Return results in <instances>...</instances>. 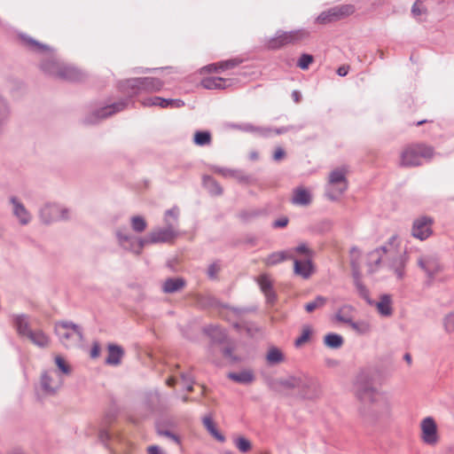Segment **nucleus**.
I'll list each match as a JSON object with an SVG mask.
<instances>
[{"mask_svg": "<svg viewBox=\"0 0 454 454\" xmlns=\"http://www.w3.org/2000/svg\"><path fill=\"white\" fill-rule=\"evenodd\" d=\"M406 252L402 249V239L398 234L391 235L382 247L365 256V265L369 273H374L386 267L397 279L405 275Z\"/></svg>", "mask_w": 454, "mask_h": 454, "instance_id": "f257e3e1", "label": "nucleus"}, {"mask_svg": "<svg viewBox=\"0 0 454 454\" xmlns=\"http://www.w3.org/2000/svg\"><path fill=\"white\" fill-rule=\"evenodd\" d=\"M178 235V230L166 226L154 228L145 237L134 235L126 227H118L114 231V237L119 247L136 255L141 254L144 247L148 245L170 243Z\"/></svg>", "mask_w": 454, "mask_h": 454, "instance_id": "f03ea898", "label": "nucleus"}, {"mask_svg": "<svg viewBox=\"0 0 454 454\" xmlns=\"http://www.w3.org/2000/svg\"><path fill=\"white\" fill-rule=\"evenodd\" d=\"M23 40L31 51L48 58V59L42 64V68L46 73L71 81H75L80 78L79 71L76 68L65 65L58 60L53 56L52 50L48 45L43 44L27 36L23 37Z\"/></svg>", "mask_w": 454, "mask_h": 454, "instance_id": "7ed1b4c3", "label": "nucleus"}, {"mask_svg": "<svg viewBox=\"0 0 454 454\" xmlns=\"http://www.w3.org/2000/svg\"><path fill=\"white\" fill-rule=\"evenodd\" d=\"M392 403L390 400L378 390L367 397L365 403L358 409V416L366 426H374L390 418Z\"/></svg>", "mask_w": 454, "mask_h": 454, "instance_id": "20e7f679", "label": "nucleus"}, {"mask_svg": "<svg viewBox=\"0 0 454 454\" xmlns=\"http://www.w3.org/2000/svg\"><path fill=\"white\" fill-rule=\"evenodd\" d=\"M348 165H340L332 168L326 177L325 184V195L331 200H339L348 189Z\"/></svg>", "mask_w": 454, "mask_h": 454, "instance_id": "39448f33", "label": "nucleus"}, {"mask_svg": "<svg viewBox=\"0 0 454 454\" xmlns=\"http://www.w3.org/2000/svg\"><path fill=\"white\" fill-rule=\"evenodd\" d=\"M164 82L159 77H137L122 81L119 84L120 90L129 97L141 93L159 92L163 89Z\"/></svg>", "mask_w": 454, "mask_h": 454, "instance_id": "423d86ee", "label": "nucleus"}, {"mask_svg": "<svg viewBox=\"0 0 454 454\" xmlns=\"http://www.w3.org/2000/svg\"><path fill=\"white\" fill-rule=\"evenodd\" d=\"M278 383L284 388L299 390L308 398L313 397L317 389V381L313 378L303 373L280 379Z\"/></svg>", "mask_w": 454, "mask_h": 454, "instance_id": "0eeeda50", "label": "nucleus"}, {"mask_svg": "<svg viewBox=\"0 0 454 454\" xmlns=\"http://www.w3.org/2000/svg\"><path fill=\"white\" fill-rule=\"evenodd\" d=\"M434 155V150L430 146L424 145H410L402 152L400 164L404 167L419 166L424 160H431Z\"/></svg>", "mask_w": 454, "mask_h": 454, "instance_id": "6e6552de", "label": "nucleus"}, {"mask_svg": "<svg viewBox=\"0 0 454 454\" xmlns=\"http://www.w3.org/2000/svg\"><path fill=\"white\" fill-rule=\"evenodd\" d=\"M55 332L61 343L67 348L78 346L82 340L80 326L69 321L57 322Z\"/></svg>", "mask_w": 454, "mask_h": 454, "instance_id": "1a4fd4ad", "label": "nucleus"}, {"mask_svg": "<svg viewBox=\"0 0 454 454\" xmlns=\"http://www.w3.org/2000/svg\"><path fill=\"white\" fill-rule=\"evenodd\" d=\"M309 32L304 28L292 31H278L265 41V46L270 50L279 49L286 44L294 43L309 37Z\"/></svg>", "mask_w": 454, "mask_h": 454, "instance_id": "9d476101", "label": "nucleus"}, {"mask_svg": "<svg viewBox=\"0 0 454 454\" xmlns=\"http://www.w3.org/2000/svg\"><path fill=\"white\" fill-rule=\"evenodd\" d=\"M71 208L55 202L45 203L40 209V218L45 223L71 219Z\"/></svg>", "mask_w": 454, "mask_h": 454, "instance_id": "9b49d317", "label": "nucleus"}, {"mask_svg": "<svg viewBox=\"0 0 454 454\" xmlns=\"http://www.w3.org/2000/svg\"><path fill=\"white\" fill-rule=\"evenodd\" d=\"M418 266L427 277V283L431 284L437 279L443 270L437 255L434 253H424L417 260Z\"/></svg>", "mask_w": 454, "mask_h": 454, "instance_id": "f8f14e48", "label": "nucleus"}, {"mask_svg": "<svg viewBox=\"0 0 454 454\" xmlns=\"http://www.w3.org/2000/svg\"><path fill=\"white\" fill-rule=\"evenodd\" d=\"M334 320L341 324L342 327L358 334H366L372 329L370 319L356 317V314H336Z\"/></svg>", "mask_w": 454, "mask_h": 454, "instance_id": "ddd939ff", "label": "nucleus"}, {"mask_svg": "<svg viewBox=\"0 0 454 454\" xmlns=\"http://www.w3.org/2000/svg\"><path fill=\"white\" fill-rule=\"evenodd\" d=\"M354 387L356 396L362 403H365L367 397L378 390L373 387L371 373L367 369H361L357 372L354 380Z\"/></svg>", "mask_w": 454, "mask_h": 454, "instance_id": "4468645a", "label": "nucleus"}, {"mask_svg": "<svg viewBox=\"0 0 454 454\" xmlns=\"http://www.w3.org/2000/svg\"><path fill=\"white\" fill-rule=\"evenodd\" d=\"M434 219L428 215L416 217L411 224V235L420 241L427 239L433 234Z\"/></svg>", "mask_w": 454, "mask_h": 454, "instance_id": "2eb2a0df", "label": "nucleus"}, {"mask_svg": "<svg viewBox=\"0 0 454 454\" xmlns=\"http://www.w3.org/2000/svg\"><path fill=\"white\" fill-rule=\"evenodd\" d=\"M63 382V377L55 369L46 370L41 375V388L46 395L56 394L62 387Z\"/></svg>", "mask_w": 454, "mask_h": 454, "instance_id": "dca6fc26", "label": "nucleus"}, {"mask_svg": "<svg viewBox=\"0 0 454 454\" xmlns=\"http://www.w3.org/2000/svg\"><path fill=\"white\" fill-rule=\"evenodd\" d=\"M363 260H364V257L362 256L361 252L358 248L354 247L350 250V261H351V266H352V270H353V275L355 278L356 287L357 289L358 294L362 297H364L368 303H371L372 301H370V299L368 297V291L365 288V286L359 280V277L361 274L360 273L361 261H363Z\"/></svg>", "mask_w": 454, "mask_h": 454, "instance_id": "f3484780", "label": "nucleus"}, {"mask_svg": "<svg viewBox=\"0 0 454 454\" xmlns=\"http://www.w3.org/2000/svg\"><path fill=\"white\" fill-rule=\"evenodd\" d=\"M9 203L12 207V215L18 223L22 226L28 225L33 219V215L24 203L16 196L10 197Z\"/></svg>", "mask_w": 454, "mask_h": 454, "instance_id": "a211bd4d", "label": "nucleus"}, {"mask_svg": "<svg viewBox=\"0 0 454 454\" xmlns=\"http://www.w3.org/2000/svg\"><path fill=\"white\" fill-rule=\"evenodd\" d=\"M421 440L427 445H435L439 441L437 426L431 417H427L420 423Z\"/></svg>", "mask_w": 454, "mask_h": 454, "instance_id": "6ab92c4d", "label": "nucleus"}, {"mask_svg": "<svg viewBox=\"0 0 454 454\" xmlns=\"http://www.w3.org/2000/svg\"><path fill=\"white\" fill-rule=\"evenodd\" d=\"M144 106H160L161 108H180L184 106L181 99L164 98L161 97H148L141 100Z\"/></svg>", "mask_w": 454, "mask_h": 454, "instance_id": "aec40b11", "label": "nucleus"}, {"mask_svg": "<svg viewBox=\"0 0 454 454\" xmlns=\"http://www.w3.org/2000/svg\"><path fill=\"white\" fill-rule=\"evenodd\" d=\"M257 284L264 294L267 302H273L276 298L273 280L268 274H262L257 278Z\"/></svg>", "mask_w": 454, "mask_h": 454, "instance_id": "412c9836", "label": "nucleus"}, {"mask_svg": "<svg viewBox=\"0 0 454 454\" xmlns=\"http://www.w3.org/2000/svg\"><path fill=\"white\" fill-rule=\"evenodd\" d=\"M294 271L302 278H309L314 272L312 259H301L295 257L294 261Z\"/></svg>", "mask_w": 454, "mask_h": 454, "instance_id": "4be33fe9", "label": "nucleus"}, {"mask_svg": "<svg viewBox=\"0 0 454 454\" xmlns=\"http://www.w3.org/2000/svg\"><path fill=\"white\" fill-rule=\"evenodd\" d=\"M291 201L296 206H309L312 201L311 191L303 186L295 188L293 192Z\"/></svg>", "mask_w": 454, "mask_h": 454, "instance_id": "5701e85b", "label": "nucleus"}, {"mask_svg": "<svg viewBox=\"0 0 454 454\" xmlns=\"http://www.w3.org/2000/svg\"><path fill=\"white\" fill-rule=\"evenodd\" d=\"M11 106L7 98L0 93V134L4 131L5 126L11 118Z\"/></svg>", "mask_w": 454, "mask_h": 454, "instance_id": "b1692460", "label": "nucleus"}, {"mask_svg": "<svg viewBox=\"0 0 454 454\" xmlns=\"http://www.w3.org/2000/svg\"><path fill=\"white\" fill-rule=\"evenodd\" d=\"M185 286V281L182 278H170L164 280L161 284V289L165 294H174L181 291Z\"/></svg>", "mask_w": 454, "mask_h": 454, "instance_id": "393cba45", "label": "nucleus"}, {"mask_svg": "<svg viewBox=\"0 0 454 454\" xmlns=\"http://www.w3.org/2000/svg\"><path fill=\"white\" fill-rule=\"evenodd\" d=\"M129 223L132 234H141L145 231L148 227V223L144 215H133L129 217Z\"/></svg>", "mask_w": 454, "mask_h": 454, "instance_id": "a878e982", "label": "nucleus"}, {"mask_svg": "<svg viewBox=\"0 0 454 454\" xmlns=\"http://www.w3.org/2000/svg\"><path fill=\"white\" fill-rule=\"evenodd\" d=\"M204 332L213 343L223 344L227 340L225 331L218 325H208L204 328Z\"/></svg>", "mask_w": 454, "mask_h": 454, "instance_id": "bb28decb", "label": "nucleus"}, {"mask_svg": "<svg viewBox=\"0 0 454 454\" xmlns=\"http://www.w3.org/2000/svg\"><path fill=\"white\" fill-rule=\"evenodd\" d=\"M332 302V298L319 295L317 296L312 301H308L304 305V309L309 312H311L313 310H323L328 309V305L331 304Z\"/></svg>", "mask_w": 454, "mask_h": 454, "instance_id": "cd10ccee", "label": "nucleus"}, {"mask_svg": "<svg viewBox=\"0 0 454 454\" xmlns=\"http://www.w3.org/2000/svg\"><path fill=\"white\" fill-rule=\"evenodd\" d=\"M331 15L335 21L352 15L356 12V7L354 4H346L333 6L331 8Z\"/></svg>", "mask_w": 454, "mask_h": 454, "instance_id": "c85d7f7f", "label": "nucleus"}, {"mask_svg": "<svg viewBox=\"0 0 454 454\" xmlns=\"http://www.w3.org/2000/svg\"><path fill=\"white\" fill-rule=\"evenodd\" d=\"M229 379L240 384H250L254 380V372L250 369H245L237 372H230Z\"/></svg>", "mask_w": 454, "mask_h": 454, "instance_id": "c756f323", "label": "nucleus"}, {"mask_svg": "<svg viewBox=\"0 0 454 454\" xmlns=\"http://www.w3.org/2000/svg\"><path fill=\"white\" fill-rule=\"evenodd\" d=\"M179 215L180 209L177 207H173L166 210L163 215V222L165 226L177 230Z\"/></svg>", "mask_w": 454, "mask_h": 454, "instance_id": "7c9ffc66", "label": "nucleus"}, {"mask_svg": "<svg viewBox=\"0 0 454 454\" xmlns=\"http://www.w3.org/2000/svg\"><path fill=\"white\" fill-rule=\"evenodd\" d=\"M128 99H122L114 104L103 107L98 112V118H106L113 114L122 111L128 105Z\"/></svg>", "mask_w": 454, "mask_h": 454, "instance_id": "2f4dec72", "label": "nucleus"}, {"mask_svg": "<svg viewBox=\"0 0 454 454\" xmlns=\"http://www.w3.org/2000/svg\"><path fill=\"white\" fill-rule=\"evenodd\" d=\"M201 85L207 90L224 89L231 85L229 80L221 77H208L201 82Z\"/></svg>", "mask_w": 454, "mask_h": 454, "instance_id": "473e14b6", "label": "nucleus"}, {"mask_svg": "<svg viewBox=\"0 0 454 454\" xmlns=\"http://www.w3.org/2000/svg\"><path fill=\"white\" fill-rule=\"evenodd\" d=\"M293 255L294 254H293L292 251L283 250V251L275 252V253L270 254L265 259V263L267 265L272 266V265L278 264L281 262H284L286 260L291 259L293 257Z\"/></svg>", "mask_w": 454, "mask_h": 454, "instance_id": "72a5a7b5", "label": "nucleus"}, {"mask_svg": "<svg viewBox=\"0 0 454 454\" xmlns=\"http://www.w3.org/2000/svg\"><path fill=\"white\" fill-rule=\"evenodd\" d=\"M122 355L123 350L121 347L111 344L108 346V356L106 363L111 365H117L121 363Z\"/></svg>", "mask_w": 454, "mask_h": 454, "instance_id": "f704fd0d", "label": "nucleus"}, {"mask_svg": "<svg viewBox=\"0 0 454 454\" xmlns=\"http://www.w3.org/2000/svg\"><path fill=\"white\" fill-rule=\"evenodd\" d=\"M15 324H16V327H17V331H18L19 334L23 337L28 338V336L30 335V333L34 332L30 327V324L27 320V317L23 314L19 315L15 318Z\"/></svg>", "mask_w": 454, "mask_h": 454, "instance_id": "c9c22d12", "label": "nucleus"}, {"mask_svg": "<svg viewBox=\"0 0 454 454\" xmlns=\"http://www.w3.org/2000/svg\"><path fill=\"white\" fill-rule=\"evenodd\" d=\"M202 423L206 429L208 431V433L217 441L221 442H223L225 441V437L217 430L211 416H205L202 419Z\"/></svg>", "mask_w": 454, "mask_h": 454, "instance_id": "e433bc0d", "label": "nucleus"}, {"mask_svg": "<svg viewBox=\"0 0 454 454\" xmlns=\"http://www.w3.org/2000/svg\"><path fill=\"white\" fill-rule=\"evenodd\" d=\"M238 65V62L235 60H227L223 61L218 64H210L208 66L204 67L201 71L205 72H215V73H220L223 70L233 68Z\"/></svg>", "mask_w": 454, "mask_h": 454, "instance_id": "4c0bfd02", "label": "nucleus"}, {"mask_svg": "<svg viewBox=\"0 0 454 454\" xmlns=\"http://www.w3.org/2000/svg\"><path fill=\"white\" fill-rule=\"evenodd\" d=\"M287 251L293 252V259L294 261L295 257L301 259H312L314 256V252L304 243L300 244L296 247L293 249H288Z\"/></svg>", "mask_w": 454, "mask_h": 454, "instance_id": "58836bf2", "label": "nucleus"}, {"mask_svg": "<svg viewBox=\"0 0 454 454\" xmlns=\"http://www.w3.org/2000/svg\"><path fill=\"white\" fill-rule=\"evenodd\" d=\"M285 360L284 354L276 347L269 348L266 355V361L269 364L274 365L282 363Z\"/></svg>", "mask_w": 454, "mask_h": 454, "instance_id": "ea45409f", "label": "nucleus"}, {"mask_svg": "<svg viewBox=\"0 0 454 454\" xmlns=\"http://www.w3.org/2000/svg\"><path fill=\"white\" fill-rule=\"evenodd\" d=\"M324 343L330 348H339L343 344V338L337 333H328L325 336Z\"/></svg>", "mask_w": 454, "mask_h": 454, "instance_id": "a19ab883", "label": "nucleus"}, {"mask_svg": "<svg viewBox=\"0 0 454 454\" xmlns=\"http://www.w3.org/2000/svg\"><path fill=\"white\" fill-rule=\"evenodd\" d=\"M55 364L57 366L56 371L65 379L66 376L71 373V367L67 362L61 356H56L54 358Z\"/></svg>", "mask_w": 454, "mask_h": 454, "instance_id": "79ce46f5", "label": "nucleus"}, {"mask_svg": "<svg viewBox=\"0 0 454 454\" xmlns=\"http://www.w3.org/2000/svg\"><path fill=\"white\" fill-rule=\"evenodd\" d=\"M28 339L38 347H46L49 343L48 337L41 331H34L30 333Z\"/></svg>", "mask_w": 454, "mask_h": 454, "instance_id": "37998d69", "label": "nucleus"}, {"mask_svg": "<svg viewBox=\"0 0 454 454\" xmlns=\"http://www.w3.org/2000/svg\"><path fill=\"white\" fill-rule=\"evenodd\" d=\"M313 333V328L309 325H305L301 327V335L295 340V346L296 347H301V345H303L305 342H307L311 334Z\"/></svg>", "mask_w": 454, "mask_h": 454, "instance_id": "c03bdc74", "label": "nucleus"}, {"mask_svg": "<svg viewBox=\"0 0 454 454\" xmlns=\"http://www.w3.org/2000/svg\"><path fill=\"white\" fill-rule=\"evenodd\" d=\"M215 172L219 173L224 177H231L234 179H237L239 181H243L245 179L244 174L236 169H230V168H215Z\"/></svg>", "mask_w": 454, "mask_h": 454, "instance_id": "a18cd8bd", "label": "nucleus"}, {"mask_svg": "<svg viewBox=\"0 0 454 454\" xmlns=\"http://www.w3.org/2000/svg\"><path fill=\"white\" fill-rule=\"evenodd\" d=\"M236 448L242 453H247L252 449L251 442L244 436H239L234 439Z\"/></svg>", "mask_w": 454, "mask_h": 454, "instance_id": "49530a36", "label": "nucleus"}, {"mask_svg": "<svg viewBox=\"0 0 454 454\" xmlns=\"http://www.w3.org/2000/svg\"><path fill=\"white\" fill-rule=\"evenodd\" d=\"M392 300L389 295L384 294L380 297V300L376 303V308L379 312H390Z\"/></svg>", "mask_w": 454, "mask_h": 454, "instance_id": "de8ad7c7", "label": "nucleus"}, {"mask_svg": "<svg viewBox=\"0 0 454 454\" xmlns=\"http://www.w3.org/2000/svg\"><path fill=\"white\" fill-rule=\"evenodd\" d=\"M204 309H215V310H223L226 309L229 310L231 308L229 305L218 301L217 300L214 298H208L207 302L205 303Z\"/></svg>", "mask_w": 454, "mask_h": 454, "instance_id": "09e8293b", "label": "nucleus"}, {"mask_svg": "<svg viewBox=\"0 0 454 454\" xmlns=\"http://www.w3.org/2000/svg\"><path fill=\"white\" fill-rule=\"evenodd\" d=\"M210 133L207 131H198L194 135V143L198 145H206L210 142Z\"/></svg>", "mask_w": 454, "mask_h": 454, "instance_id": "8fccbe9b", "label": "nucleus"}, {"mask_svg": "<svg viewBox=\"0 0 454 454\" xmlns=\"http://www.w3.org/2000/svg\"><path fill=\"white\" fill-rule=\"evenodd\" d=\"M203 184L213 194H220L222 192V189L219 184L209 176H205L203 178Z\"/></svg>", "mask_w": 454, "mask_h": 454, "instance_id": "3c124183", "label": "nucleus"}, {"mask_svg": "<svg viewBox=\"0 0 454 454\" xmlns=\"http://www.w3.org/2000/svg\"><path fill=\"white\" fill-rule=\"evenodd\" d=\"M313 62V57L309 54H302L298 60V67L306 70L309 68V65Z\"/></svg>", "mask_w": 454, "mask_h": 454, "instance_id": "603ef678", "label": "nucleus"}, {"mask_svg": "<svg viewBox=\"0 0 454 454\" xmlns=\"http://www.w3.org/2000/svg\"><path fill=\"white\" fill-rule=\"evenodd\" d=\"M331 12H332L331 8L327 11L321 12L317 17L316 22H317L319 24H326V23L334 21V19H333V17H332Z\"/></svg>", "mask_w": 454, "mask_h": 454, "instance_id": "864d4df0", "label": "nucleus"}, {"mask_svg": "<svg viewBox=\"0 0 454 454\" xmlns=\"http://www.w3.org/2000/svg\"><path fill=\"white\" fill-rule=\"evenodd\" d=\"M427 9L422 2L417 1L413 4L411 7V13L415 18H418L423 14H425Z\"/></svg>", "mask_w": 454, "mask_h": 454, "instance_id": "5fc2aeb1", "label": "nucleus"}, {"mask_svg": "<svg viewBox=\"0 0 454 454\" xmlns=\"http://www.w3.org/2000/svg\"><path fill=\"white\" fill-rule=\"evenodd\" d=\"M233 327L239 332L246 331L248 334L252 335L251 326L241 319H237L233 322Z\"/></svg>", "mask_w": 454, "mask_h": 454, "instance_id": "6e6d98bb", "label": "nucleus"}, {"mask_svg": "<svg viewBox=\"0 0 454 454\" xmlns=\"http://www.w3.org/2000/svg\"><path fill=\"white\" fill-rule=\"evenodd\" d=\"M221 264L219 262L211 263L207 270V274L209 278L215 279L217 278L218 273L221 270Z\"/></svg>", "mask_w": 454, "mask_h": 454, "instance_id": "4d7b16f0", "label": "nucleus"}, {"mask_svg": "<svg viewBox=\"0 0 454 454\" xmlns=\"http://www.w3.org/2000/svg\"><path fill=\"white\" fill-rule=\"evenodd\" d=\"M443 325L448 333L454 332V314H446L443 318Z\"/></svg>", "mask_w": 454, "mask_h": 454, "instance_id": "13d9d810", "label": "nucleus"}, {"mask_svg": "<svg viewBox=\"0 0 454 454\" xmlns=\"http://www.w3.org/2000/svg\"><path fill=\"white\" fill-rule=\"evenodd\" d=\"M181 380L187 391L192 390L193 379L190 373H182Z\"/></svg>", "mask_w": 454, "mask_h": 454, "instance_id": "bf43d9fd", "label": "nucleus"}, {"mask_svg": "<svg viewBox=\"0 0 454 454\" xmlns=\"http://www.w3.org/2000/svg\"><path fill=\"white\" fill-rule=\"evenodd\" d=\"M233 348L231 346L225 347L223 349V356L230 359L232 363H238L241 361V358L239 356H234L232 354Z\"/></svg>", "mask_w": 454, "mask_h": 454, "instance_id": "052dcab7", "label": "nucleus"}, {"mask_svg": "<svg viewBox=\"0 0 454 454\" xmlns=\"http://www.w3.org/2000/svg\"><path fill=\"white\" fill-rule=\"evenodd\" d=\"M158 433H159L160 435L168 437V439H170L171 441H173L176 444H178V445L181 444L180 438L176 434L171 433L170 431H168V430H159Z\"/></svg>", "mask_w": 454, "mask_h": 454, "instance_id": "680f3d73", "label": "nucleus"}, {"mask_svg": "<svg viewBox=\"0 0 454 454\" xmlns=\"http://www.w3.org/2000/svg\"><path fill=\"white\" fill-rule=\"evenodd\" d=\"M286 155V153L283 148L278 147L274 153H273V159L277 161L281 160Z\"/></svg>", "mask_w": 454, "mask_h": 454, "instance_id": "e2e57ef3", "label": "nucleus"}, {"mask_svg": "<svg viewBox=\"0 0 454 454\" xmlns=\"http://www.w3.org/2000/svg\"><path fill=\"white\" fill-rule=\"evenodd\" d=\"M110 437V434L106 429H101L98 433V439L103 443H106Z\"/></svg>", "mask_w": 454, "mask_h": 454, "instance_id": "0e129e2a", "label": "nucleus"}, {"mask_svg": "<svg viewBox=\"0 0 454 454\" xmlns=\"http://www.w3.org/2000/svg\"><path fill=\"white\" fill-rule=\"evenodd\" d=\"M100 354V346L98 343L95 342L92 345V348L90 349V356L92 358H97Z\"/></svg>", "mask_w": 454, "mask_h": 454, "instance_id": "69168bd1", "label": "nucleus"}, {"mask_svg": "<svg viewBox=\"0 0 454 454\" xmlns=\"http://www.w3.org/2000/svg\"><path fill=\"white\" fill-rule=\"evenodd\" d=\"M287 223H288V219L286 217H282V218L276 220L273 223V226L277 227V228H282V227L286 226Z\"/></svg>", "mask_w": 454, "mask_h": 454, "instance_id": "338daca9", "label": "nucleus"}, {"mask_svg": "<svg viewBox=\"0 0 454 454\" xmlns=\"http://www.w3.org/2000/svg\"><path fill=\"white\" fill-rule=\"evenodd\" d=\"M148 454H166L160 448L152 445L147 449Z\"/></svg>", "mask_w": 454, "mask_h": 454, "instance_id": "774afa93", "label": "nucleus"}]
</instances>
